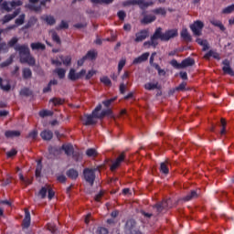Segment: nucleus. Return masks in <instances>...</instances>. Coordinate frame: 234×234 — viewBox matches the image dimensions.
<instances>
[{"instance_id": "17", "label": "nucleus", "mask_w": 234, "mask_h": 234, "mask_svg": "<svg viewBox=\"0 0 234 234\" xmlns=\"http://www.w3.org/2000/svg\"><path fill=\"white\" fill-rule=\"evenodd\" d=\"M200 197V194L197 190H191L190 193H188L186 196L183 197L184 202H189L191 200H195V198H198Z\"/></svg>"}, {"instance_id": "46", "label": "nucleus", "mask_w": 234, "mask_h": 234, "mask_svg": "<svg viewBox=\"0 0 234 234\" xmlns=\"http://www.w3.org/2000/svg\"><path fill=\"white\" fill-rule=\"evenodd\" d=\"M9 5L13 10V8H16L17 6H23V1L21 0H13L11 2H9Z\"/></svg>"}, {"instance_id": "49", "label": "nucleus", "mask_w": 234, "mask_h": 234, "mask_svg": "<svg viewBox=\"0 0 234 234\" xmlns=\"http://www.w3.org/2000/svg\"><path fill=\"white\" fill-rule=\"evenodd\" d=\"M101 81L103 83V85H106V87H111L112 85L111 79H109L107 76L101 78Z\"/></svg>"}, {"instance_id": "37", "label": "nucleus", "mask_w": 234, "mask_h": 234, "mask_svg": "<svg viewBox=\"0 0 234 234\" xmlns=\"http://www.w3.org/2000/svg\"><path fill=\"white\" fill-rule=\"evenodd\" d=\"M144 89L146 90H154L156 89H160V86H158V82H155V83L148 82L144 84Z\"/></svg>"}, {"instance_id": "20", "label": "nucleus", "mask_w": 234, "mask_h": 234, "mask_svg": "<svg viewBox=\"0 0 234 234\" xmlns=\"http://www.w3.org/2000/svg\"><path fill=\"white\" fill-rule=\"evenodd\" d=\"M149 56H150L149 52L143 53L141 56L133 59V64L138 65L140 63H144V61H147V59H149Z\"/></svg>"}, {"instance_id": "2", "label": "nucleus", "mask_w": 234, "mask_h": 234, "mask_svg": "<svg viewBox=\"0 0 234 234\" xmlns=\"http://www.w3.org/2000/svg\"><path fill=\"white\" fill-rule=\"evenodd\" d=\"M15 50L19 54L20 63H27L29 67L36 65V58L30 54L28 45H16Z\"/></svg>"}, {"instance_id": "53", "label": "nucleus", "mask_w": 234, "mask_h": 234, "mask_svg": "<svg viewBox=\"0 0 234 234\" xmlns=\"http://www.w3.org/2000/svg\"><path fill=\"white\" fill-rule=\"evenodd\" d=\"M0 87L2 90H5L6 92H8L10 89H12V86L10 85V83H7L6 85H3V79L1 77H0Z\"/></svg>"}, {"instance_id": "42", "label": "nucleus", "mask_w": 234, "mask_h": 234, "mask_svg": "<svg viewBox=\"0 0 234 234\" xmlns=\"http://www.w3.org/2000/svg\"><path fill=\"white\" fill-rule=\"evenodd\" d=\"M60 60L62 61L63 65H65V67H69L72 63V58H70V56H60Z\"/></svg>"}, {"instance_id": "8", "label": "nucleus", "mask_w": 234, "mask_h": 234, "mask_svg": "<svg viewBox=\"0 0 234 234\" xmlns=\"http://www.w3.org/2000/svg\"><path fill=\"white\" fill-rule=\"evenodd\" d=\"M85 74H87V70L85 69H81L80 72L76 73V69H70L68 79L70 81H78V80H81Z\"/></svg>"}, {"instance_id": "40", "label": "nucleus", "mask_w": 234, "mask_h": 234, "mask_svg": "<svg viewBox=\"0 0 234 234\" xmlns=\"http://www.w3.org/2000/svg\"><path fill=\"white\" fill-rule=\"evenodd\" d=\"M181 37L185 40V41H188L191 42L192 41V37L191 35L189 34V32L187 31V29H183L181 31Z\"/></svg>"}, {"instance_id": "56", "label": "nucleus", "mask_w": 234, "mask_h": 234, "mask_svg": "<svg viewBox=\"0 0 234 234\" xmlns=\"http://www.w3.org/2000/svg\"><path fill=\"white\" fill-rule=\"evenodd\" d=\"M10 3L8 2H3L2 8L3 10H5V12H12V6L9 5Z\"/></svg>"}, {"instance_id": "43", "label": "nucleus", "mask_w": 234, "mask_h": 234, "mask_svg": "<svg viewBox=\"0 0 234 234\" xmlns=\"http://www.w3.org/2000/svg\"><path fill=\"white\" fill-rule=\"evenodd\" d=\"M93 5H112L114 0H90Z\"/></svg>"}, {"instance_id": "13", "label": "nucleus", "mask_w": 234, "mask_h": 234, "mask_svg": "<svg viewBox=\"0 0 234 234\" xmlns=\"http://www.w3.org/2000/svg\"><path fill=\"white\" fill-rule=\"evenodd\" d=\"M81 120H82L83 125H86V126L96 125V123H98L96 117L92 116L91 113L84 114Z\"/></svg>"}, {"instance_id": "51", "label": "nucleus", "mask_w": 234, "mask_h": 234, "mask_svg": "<svg viewBox=\"0 0 234 234\" xmlns=\"http://www.w3.org/2000/svg\"><path fill=\"white\" fill-rule=\"evenodd\" d=\"M47 193H48V188L47 187H42L39 192H38V197H40V198H47Z\"/></svg>"}, {"instance_id": "7", "label": "nucleus", "mask_w": 234, "mask_h": 234, "mask_svg": "<svg viewBox=\"0 0 234 234\" xmlns=\"http://www.w3.org/2000/svg\"><path fill=\"white\" fill-rule=\"evenodd\" d=\"M100 111H101V104H98L91 112V115L97 120H101V118H105V116H109L112 112L111 109L102 110L101 113Z\"/></svg>"}, {"instance_id": "10", "label": "nucleus", "mask_w": 234, "mask_h": 234, "mask_svg": "<svg viewBox=\"0 0 234 234\" xmlns=\"http://www.w3.org/2000/svg\"><path fill=\"white\" fill-rule=\"evenodd\" d=\"M131 5H138L140 10H147L148 6H153V5H154V2H145V0H131Z\"/></svg>"}, {"instance_id": "4", "label": "nucleus", "mask_w": 234, "mask_h": 234, "mask_svg": "<svg viewBox=\"0 0 234 234\" xmlns=\"http://www.w3.org/2000/svg\"><path fill=\"white\" fill-rule=\"evenodd\" d=\"M84 180L90 184V186H94L96 180V169L84 168L83 170Z\"/></svg>"}, {"instance_id": "15", "label": "nucleus", "mask_w": 234, "mask_h": 234, "mask_svg": "<svg viewBox=\"0 0 234 234\" xmlns=\"http://www.w3.org/2000/svg\"><path fill=\"white\" fill-rule=\"evenodd\" d=\"M125 160V153L122 152L115 160V162L112 163L111 165V171H116L120 165H122V162Z\"/></svg>"}, {"instance_id": "34", "label": "nucleus", "mask_w": 234, "mask_h": 234, "mask_svg": "<svg viewBox=\"0 0 234 234\" xmlns=\"http://www.w3.org/2000/svg\"><path fill=\"white\" fill-rule=\"evenodd\" d=\"M41 171H43V165L41 163V160H38L37 162V167H36V171H35V176L37 178L41 177Z\"/></svg>"}, {"instance_id": "54", "label": "nucleus", "mask_w": 234, "mask_h": 234, "mask_svg": "<svg viewBox=\"0 0 234 234\" xmlns=\"http://www.w3.org/2000/svg\"><path fill=\"white\" fill-rule=\"evenodd\" d=\"M51 63H52V65H56L57 66V68L55 69V70L53 71L54 72V74H57V76H59V60L58 59H53L52 61H51Z\"/></svg>"}, {"instance_id": "45", "label": "nucleus", "mask_w": 234, "mask_h": 234, "mask_svg": "<svg viewBox=\"0 0 234 234\" xmlns=\"http://www.w3.org/2000/svg\"><path fill=\"white\" fill-rule=\"evenodd\" d=\"M86 154L89 156V158H95V156H98V152L94 148H89L86 151Z\"/></svg>"}, {"instance_id": "14", "label": "nucleus", "mask_w": 234, "mask_h": 234, "mask_svg": "<svg viewBox=\"0 0 234 234\" xmlns=\"http://www.w3.org/2000/svg\"><path fill=\"white\" fill-rule=\"evenodd\" d=\"M19 14H21V7L16 8L12 14L5 15L2 19L3 25L9 23L12 19H16Z\"/></svg>"}, {"instance_id": "11", "label": "nucleus", "mask_w": 234, "mask_h": 234, "mask_svg": "<svg viewBox=\"0 0 234 234\" xmlns=\"http://www.w3.org/2000/svg\"><path fill=\"white\" fill-rule=\"evenodd\" d=\"M149 37V29H142L139 32L135 33V43H142V41H145Z\"/></svg>"}, {"instance_id": "47", "label": "nucleus", "mask_w": 234, "mask_h": 234, "mask_svg": "<svg viewBox=\"0 0 234 234\" xmlns=\"http://www.w3.org/2000/svg\"><path fill=\"white\" fill-rule=\"evenodd\" d=\"M47 228L50 233L56 234V231H58V227H56L55 223H48Z\"/></svg>"}, {"instance_id": "35", "label": "nucleus", "mask_w": 234, "mask_h": 234, "mask_svg": "<svg viewBox=\"0 0 234 234\" xmlns=\"http://www.w3.org/2000/svg\"><path fill=\"white\" fill-rule=\"evenodd\" d=\"M22 76L24 80H30V78H32V69L29 68H24L22 69Z\"/></svg>"}, {"instance_id": "19", "label": "nucleus", "mask_w": 234, "mask_h": 234, "mask_svg": "<svg viewBox=\"0 0 234 234\" xmlns=\"http://www.w3.org/2000/svg\"><path fill=\"white\" fill-rule=\"evenodd\" d=\"M40 137L45 142H50V140H52V138H54V133H52V131H50V130H43L40 133Z\"/></svg>"}, {"instance_id": "24", "label": "nucleus", "mask_w": 234, "mask_h": 234, "mask_svg": "<svg viewBox=\"0 0 234 234\" xmlns=\"http://www.w3.org/2000/svg\"><path fill=\"white\" fill-rule=\"evenodd\" d=\"M224 64V67L222 68V70L225 74H229V76H234V71L229 66V60L225 59L222 62Z\"/></svg>"}, {"instance_id": "5", "label": "nucleus", "mask_w": 234, "mask_h": 234, "mask_svg": "<svg viewBox=\"0 0 234 234\" xmlns=\"http://www.w3.org/2000/svg\"><path fill=\"white\" fill-rule=\"evenodd\" d=\"M98 58V52L94 49H91L86 53L84 57H82L80 59L77 61L78 67H83V64L89 60V61H94Z\"/></svg>"}, {"instance_id": "62", "label": "nucleus", "mask_w": 234, "mask_h": 234, "mask_svg": "<svg viewBox=\"0 0 234 234\" xmlns=\"http://www.w3.org/2000/svg\"><path fill=\"white\" fill-rule=\"evenodd\" d=\"M114 100L116 99H109V100L103 101L102 105H104V107L109 109L111 107V104L114 101Z\"/></svg>"}, {"instance_id": "41", "label": "nucleus", "mask_w": 234, "mask_h": 234, "mask_svg": "<svg viewBox=\"0 0 234 234\" xmlns=\"http://www.w3.org/2000/svg\"><path fill=\"white\" fill-rule=\"evenodd\" d=\"M52 85H58V80H50L46 88L43 89L44 94H47V92H50L52 90Z\"/></svg>"}, {"instance_id": "50", "label": "nucleus", "mask_w": 234, "mask_h": 234, "mask_svg": "<svg viewBox=\"0 0 234 234\" xmlns=\"http://www.w3.org/2000/svg\"><path fill=\"white\" fill-rule=\"evenodd\" d=\"M17 41H19L17 37H12V39L10 41H8V43L6 44L7 48H8V47H10L11 48L16 47V45H17Z\"/></svg>"}, {"instance_id": "27", "label": "nucleus", "mask_w": 234, "mask_h": 234, "mask_svg": "<svg viewBox=\"0 0 234 234\" xmlns=\"http://www.w3.org/2000/svg\"><path fill=\"white\" fill-rule=\"evenodd\" d=\"M66 175L71 180H77L78 176H80V173L78 172V170H76L74 168L69 169L67 171Z\"/></svg>"}, {"instance_id": "22", "label": "nucleus", "mask_w": 234, "mask_h": 234, "mask_svg": "<svg viewBox=\"0 0 234 234\" xmlns=\"http://www.w3.org/2000/svg\"><path fill=\"white\" fill-rule=\"evenodd\" d=\"M30 211L25 210V218L22 222L23 229H28L30 228Z\"/></svg>"}, {"instance_id": "60", "label": "nucleus", "mask_w": 234, "mask_h": 234, "mask_svg": "<svg viewBox=\"0 0 234 234\" xmlns=\"http://www.w3.org/2000/svg\"><path fill=\"white\" fill-rule=\"evenodd\" d=\"M220 123H221V126H222V129L220 131V134L224 135V134H226V119H221Z\"/></svg>"}, {"instance_id": "9", "label": "nucleus", "mask_w": 234, "mask_h": 234, "mask_svg": "<svg viewBox=\"0 0 234 234\" xmlns=\"http://www.w3.org/2000/svg\"><path fill=\"white\" fill-rule=\"evenodd\" d=\"M204 28V22L200 20L195 21L190 26V30H192L194 36H202V29Z\"/></svg>"}, {"instance_id": "33", "label": "nucleus", "mask_w": 234, "mask_h": 234, "mask_svg": "<svg viewBox=\"0 0 234 234\" xmlns=\"http://www.w3.org/2000/svg\"><path fill=\"white\" fill-rule=\"evenodd\" d=\"M211 25H213V27H218V28H219V30H221V32H225L226 31V27H224V24H222V22L220 20H211L210 21Z\"/></svg>"}, {"instance_id": "61", "label": "nucleus", "mask_w": 234, "mask_h": 234, "mask_svg": "<svg viewBox=\"0 0 234 234\" xmlns=\"http://www.w3.org/2000/svg\"><path fill=\"white\" fill-rule=\"evenodd\" d=\"M187 86V83L186 82H182L180 83L176 88V90H178V91H184L186 90V87Z\"/></svg>"}, {"instance_id": "39", "label": "nucleus", "mask_w": 234, "mask_h": 234, "mask_svg": "<svg viewBox=\"0 0 234 234\" xmlns=\"http://www.w3.org/2000/svg\"><path fill=\"white\" fill-rule=\"evenodd\" d=\"M71 156L75 162H81L83 160V154L80 151H75L71 154Z\"/></svg>"}, {"instance_id": "59", "label": "nucleus", "mask_w": 234, "mask_h": 234, "mask_svg": "<svg viewBox=\"0 0 234 234\" xmlns=\"http://www.w3.org/2000/svg\"><path fill=\"white\" fill-rule=\"evenodd\" d=\"M51 34V37L53 39V41H55L56 43H59V36H58V33L54 30L50 31Z\"/></svg>"}, {"instance_id": "1", "label": "nucleus", "mask_w": 234, "mask_h": 234, "mask_svg": "<svg viewBox=\"0 0 234 234\" xmlns=\"http://www.w3.org/2000/svg\"><path fill=\"white\" fill-rule=\"evenodd\" d=\"M176 36H178V31H176V29H170L162 33V27H157L150 37V40L144 43V47H153L154 48H156L159 44L158 39H160V41H169V39H173V37H176Z\"/></svg>"}, {"instance_id": "12", "label": "nucleus", "mask_w": 234, "mask_h": 234, "mask_svg": "<svg viewBox=\"0 0 234 234\" xmlns=\"http://www.w3.org/2000/svg\"><path fill=\"white\" fill-rule=\"evenodd\" d=\"M58 156H59V146H49L47 158L48 160H56Z\"/></svg>"}, {"instance_id": "57", "label": "nucleus", "mask_w": 234, "mask_h": 234, "mask_svg": "<svg viewBox=\"0 0 234 234\" xmlns=\"http://www.w3.org/2000/svg\"><path fill=\"white\" fill-rule=\"evenodd\" d=\"M125 63H126V60L125 58H122L119 61V64H118V72L119 74L122 72V70L123 69V67H125Z\"/></svg>"}, {"instance_id": "38", "label": "nucleus", "mask_w": 234, "mask_h": 234, "mask_svg": "<svg viewBox=\"0 0 234 234\" xmlns=\"http://www.w3.org/2000/svg\"><path fill=\"white\" fill-rule=\"evenodd\" d=\"M25 19H27V15H25V13L19 15V16L15 20L16 27H21V25H24Z\"/></svg>"}, {"instance_id": "30", "label": "nucleus", "mask_w": 234, "mask_h": 234, "mask_svg": "<svg viewBox=\"0 0 234 234\" xmlns=\"http://www.w3.org/2000/svg\"><path fill=\"white\" fill-rule=\"evenodd\" d=\"M30 47H31L32 50H45V48H47L45 44H43L41 42L31 43Z\"/></svg>"}, {"instance_id": "21", "label": "nucleus", "mask_w": 234, "mask_h": 234, "mask_svg": "<svg viewBox=\"0 0 234 234\" xmlns=\"http://www.w3.org/2000/svg\"><path fill=\"white\" fill-rule=\"evenodd\" d=\"M60 151H64L65 154L68 156H72L74 153V146L70 144H62Z\"/></svg>"}, {"instance_id": "58", "label": "nucleus", "mask_w": 234, "mask_h": 234, "mask_svg": "<svg viewBox=\"0 0 234 234\" xmlns=\"http://www.w3.org/2000/svg\"><path fill=\"white\" fill-rule=\"evenodd\" d=\"M96 234H109V229L103 227H99L96 230Z\"/></svg>"}, {"instance_id": "31", "label": "nucleus", "mask_w": 234, "mask_h": 234, "mask_svg": "<svg viewBox=\"0 0 234 234\" xmlns=\"http://www.w3.org/2000/svg\"><path fill=\"white\" fill-rule=\"evenodd\" d=\"M160 173L163 175H169V162L160 164Z\"/></svg>"}, {"instance_id": "64", "label": "nucleus", "mask_w": 234, "mask_h": 234, "mask_svg": "<svg viewBox=\"0 0 234 234\" xmlns=\"http://www.w3.org/2000/svg\"><path fill=\"white\" fill-rule=\"evenodd\" d=\"M17 154V150L12 149L11 151L6 153L7 158H12V156H16Z\"/></svg>"}, {"instance_id": "55", "label": "nucleus", "mask_w": 234, "mask_h": 234, "mask_svg": "<svg viewBox=\"0 0 234 234\" xmlns=\"http://www.w3.org/2000/svg\"><path fill=\"white\" fill-rule=\"evenodd\" d=\"M232 12H234V4L225 7L222 10V14H231Z\"/></svg>"}, {"instance_id": "44", "label": "nucleus", "mask_w": 234, "mask_h": 234, "mask_svg": "<svg viewBox=\"0 0 234 234\" xmlns=\"http://www.w3.org/2000/svg\"><path fill=\"white\" fill-rule=\"evenodd\" d=\"M40 118H47V116H54V112L50 110H42L38 112Z\"/></svg>"}, {"instance_id": "16", "label": "nucleus", "mask_w": 234, "mask_h": 234, "mask_svg": "<svg viewBox=\"0 0 234 234\" xmlns=\"http://www.w3.org/2000/svg\"><path fill=\"white\" fill-rule=\"evenodd\" d=\"M154 207H155L157 213H162L164 209H167V207H169V200L164 199L162 202L155 204Z\"/></svg>"}, {"instance_id": "26", "label": "nucleus", "mask_w": 234, "mask_h": 234, "mask_svg": "<svg viewBox=\"0 0 234 234\" xmlns=\"http://www.w3.org/2000/svg\"><path fill=\"white\" fill-rule=\"evenodd\" d=\"M36 23H37V17L36 16L29 17L27 23L22 27V30H28V28H32V27H34Z\"/></svg>"}, {"instance_id": "28", "label": "nucleus", "mask_w": 234, "mask_h": 234, "mask_svg": "<svg viewBox=\"0 0 234 234\" xmlns=\"http://www.w3.org/2000/svg\"><path fill=\"white\" fill-rule=\"evenodd\" d=\"M5 138H18V136H21V132L8 130V131H5Z\"/></svg>"}, {"instance_id": "6", "label": "nucleus", "mask_w": 234, "mask_h": 234, "mask_svg": "<svg viewBox=\"0 0 234 234\" xmlns=\"http://www.w3.org/2000/svg\"><path fill=\"white\" fill-rule=\"evenodd\" d=\"M125 234H142L138 228H136V220L128 219L124 226Z\"/></svg>"}, {"instance_id": "52", "label": "nucleus", "mask_w": 234, "mask_h": 234, "mask_svg": "<svg viewBox=\"0 0 234 234\" xmlns=\"http://www.w3.org/2000/svg\"><path fill=\"white\" fill-rule=\"evenodd\" d=\"M154 69H155V70H157L158 76H165L166 72L165 69H162V68H160V65L154 64Z\"/></svg>"}, {"instance_id": "25", "label": "nucleus", "mask_w": 234, "mask_h": 234, "mask_svg": "<svg viewBox=\"0 0 234 234\" xmlns=\"http://www.w3.org/2000/svg\"><path fill=\"white\" fill-rule=\"evenodd\" d=\"M40 19L41 21H45V23L50 27H52V25H56V18H54L52 16L44 15L40 17Z\"/></svg>"}, {"instance_id": "18", "label": "nucleus", "mask_w": 234, "mask_h": 234, "mask_svg": "<svg viewBox=\"0 0 234 234\" xmlns=\"http://www.w3.org/2000/svg\"><path fill=\"white\" fill-rule=\"evenodd\" d=\"M36 3H39V0H29V4L26 5V7L33 12H41V5H36Z\"/></svg>"}, {"instance_id": "63", "label": "nucleus", "mask_w": 234, "mask_h": 234, "mask_svg": "<svg viewBox=\"0 0 234 234\" xmlns=\"http://www.w3.org/2000/svg\"><path fill=\"white\" fill-rule=\"evenodd\" d=\"M117 16L121 21H124L125 17H127V14H125V11H119L117 13Z\"/></svg>"}, {"instance_id": "36", "label": "nucleus", "mask_w": 234, "mask_h": 234, "mask_svg": "<svg viewBox=\"0 0 234 234\" xmlns=\"http://www.w3.org/2000/svg\"><path fill=\"white\" fill-rule=\"evenodd\" d=\"M19 94L20 96H26L27 98H28V96L34 95V91H32L29 88L25 87L20 90Z\"/></svg>"}, {"instance_id": "32", "label": "nucleus", "mask_w": 234, "mask_h": 234, "mask_svg": "<svg viewBox=\"0 0 234 234\" xmlns=\"http://www.w3.org/2000/svg\"><path fill=\"white\" fill-rule=\"evenodd\" d=\"M153 14H155V16H163L164 17H165V16H167V10H165V7H158L154 9Z\"/></svg>"}, {"instance_id": "48", "label": "nucleus", "mask_w": 234, "mask_h": 234, "mask_svg": "<svg viewBox=\"0 0 234 234\" xmlns=\"http://www.w3.org/2000/svg\"><path fill=\"white\" fill-rule=\"evenodd\" d=\"M14 63V58L10 57L5 61L2 62L0 64L1 69H5V67H8L9 65H12Z\"/></svg>"}, {"instance_id": "3", "label": "nucleus", "mask_w": 234, "mask_h": 234, "mask_svg": "<svg viewBox=\"0 0 234 234\" xmlns=\"http://www.w3.org/2000/svg\"><path fill=\"white\" fill-rule=\"evenodd\" d=\"M170 65L174 67V69H186L187 67H193L195 65V58H186L178 63L176 59H172L170 61Z\"/></svg>"}, {"instance_id": "29", "label": "nucleus", "mask_w": 234, "mask_h": 234, "mask_svg": "<svg viewBox=\"0 0 234 234\" xmlns=\"http://www.w3.org/2000/svg\"><path fill=\"white\" fill-rule=\"evenodd\" d=\"M211 58H214V59H220V55L213 50H209L204 56L205 59H211Z\"/></svg>"}, {"instance_id": "23", "label": "nucleus", "mask_w": 234, "mask_h": 234, "mask_svg": "<svg viewBox=\"0 0 234 234\" xmlns=\"http://www.w3.org/2000/svg\"><path fill=\"white\" fill-rule=\"evenodd\" d=\"M156 21V16L154 15H145L143 19H141V25H151Z\"/></svg>"}]
</instances>
